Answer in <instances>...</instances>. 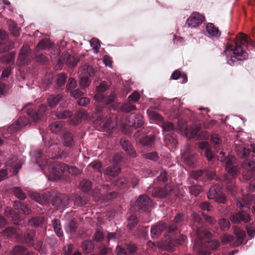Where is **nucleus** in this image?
<instances>
[{
	"instance_id": "nucleus-1",
	"label": "nucleus",
	"mask_w": 255,
	"mask_h": 255,
	"mask_svg": "<svg viewBox=\"0 0 255 255\" xmlns=\"http://www.w3.org/2000/svg\"><path fill=\"white\" fill-rule=\"evenodd\" d=\"M60 152V147L57 143H51L45 150H38L36 155L37 161L41 162L40 164L47 166L50 172L55 178H60L66 172L67 165L59 161L51 162L49 159L57 158Z\"/></svg>"
},
{
	"instance_id": "nucleus-2",
	"label": "nucleus",
	"mask_w": 255,
	"mask_h": 255,
	"mask_svg": "<svg viewBox=\"0 0 255 255\" xmlns=\"http://www.w3.org/2000/svg\"><path fill=\"white\" fill-rule=\"evenodd\" d=\"M210 141L216 152L219 154L217 155L218 159L221 161L227 160L226 169L228 172L224 177V182L226 185L227 192L229 194L235 195L237 191L235 185V177L238 170V167L232 164L231 159H227L225 153L222 150V140L219 135L216 133L212 134Z\"/></svg>"
},
{
	"instance_id": "nucleus-3",
	"label": "nucleus",
	"mask_w": 255,
	"mask_h": 255,
	"mask_svg": "<svg viewBox=\"0 0 255 255\" xmlns=\"http://www.w3.org/2000/svg\"><path fill=\"white\" fill-rule=\"evenodd\" d=\"M250 46L255 47V42L247 35L242 33H238L234 41V44H228L226 47L227 51L230 50L233 53L228 60V63L234 66L236 65L239 61L246 60L249 55L245 48Z\"/></svg>"
},
{
	"instance_id": "nucleus-4",
	"label": "nucleus",
	"mask_w": 255,
	"mask_h": 255,
	"mask_svg": "<svg viewBox=\"0 0 255 255\" xmlns=\"http://www.w3.org/2000/svg\"><path fill=\"white\" fill-rule=\"evenodd\" d=\"M30 105H27L22 109L23 113H26L27 117H20L8 128V131L10 133L16 132L23 127L30 124L31 121L38 122L44 116L46 110L47 106L41 105L37 109L29 108Z\"/></svg>"
},
{
	"instance_id": "nucleus-5",
	"label": "nucleus",
	"mask_w": 255,
	"mask_h": 255,
	"mask_svg": "<svg viewBox=\"0 0 255 255\" xmlns=\"http://www.w3.org/2000/svg\"><path fill=\"white\" fill-rule=\"evenodd\" d=\"M191 226L195 231L196 238H209L211 233L203 226V221L200 215L195 212L191 214Z\"/></svg>"
},
{
	"instance_id": "nucleus-6",
	"label": "nucleus",
	"mask_w": 255,
	"mask_h": 255,
	"mask_svg": "<svg viewBox=\"0 0 255 255\" xmlns=\"http://www.w3.org/2000/svg\"><path fill=\"white\" fill-rule=\"evenodd\" d=\"M207 197L209 199H214L219 203L225 204L227 201L226 197L223 193L222 187L217 184L210 187Z\"/></svg>"
},
{
	"instance_id": "nucleus-7",
	"label": "nucleus",
	"mask_w": 255,
	"mask_h": 255,
	"mask_svg": "<svg viewBox=\"0 0 255 255\" xmlns=\"http://www.w3.org/2000/svg\"><path fill=\"white\" fill-rule=\"evenodd\" d=\"M179 231L172 232V233L166 235V238H168L165 240V244L168 247V249L172 251L174 247L178 245L182 244L185 241L186 237L183 235H180L177 236Z\"/></svg>"
},
{
	"instance_id": "nucleus-8",
	"label": "nucleus",
	"mask_w": 255,
	"mask_h": 255,
	"mask_svg": "<svg viewBox=\"0 0 255 255\" xmlns=\"http://www.w3.org/2000/svg\"><path fill=\"white\" fill-rule=\"evenodd\" d=\"M36 232L35 230L27 229L23 234L16 235L17 240L21 243H24L29 247L34 246Z\"/></svg>"
},
{
	"instance_id": "nucleus-9",
	"label": "nucleus",
	"mask_w": 255,
	"mask_h": 255,
	"mask_svg": "<svg viewBox=\"0 0 255 255\" xmlns=\"http://www.w3.org/2000/svg\"><path fill=\"white\" fill-rule=\"evenodd\" d=\"M14 42L8 39L7 33L0 29V52L5 53L13 49Z\"/></svg>"
},
{
	"instance_id": "nucleus-10",
	"label": "nucleus",
	"mask_w": 255,
	"mask_h": 255,
	"mask_svg": "<svg viewBox=\"0 0 255 255\" xmlns=\"http://www.w3.org/2000/svg\"><path fill=\"white\" fill-rule=\"evenodd\" d=\"M245 158H247L244 165L247 168L248 171L244 174V177L247 180H250L255 175V154H250Z\"/></svg>"
},
{
	"instance_id": "nucleus-11",
	"label": "nucleus",
	"mask_w": 255,
	"mask_h": 255,
	"mask_svg": "<svg viewBox=\"0 0 255 255\" xmlns=\"http://www.w3.org/2000/svg\"><path fill=\"white\" fill-rule=\"evenodd\" d=\"M70 202L69 197L65 194L57 193L52 199V205L57 209H62L67 206Z\"/></svg>"
},
{
	"instance_id": "nucleus-12",
	"label": "nucleus",
	"mask_w": 255,
	"mask_h": 255,
	"mask_svg": "<svg viewBox=\"0 0 255 255\" xmlns=\"http://www.w3.org/2000/svg\"><path fill=\"white\" fill-rule=\"evenodd\" d=\"M152 194L155 197L169 198L173 194V188L169 185L164 187H155L152 189Z\"/></svg>"
},
{
	"instance_id": "nucleus-13",
	"label": "nucleus",
	"mask_w": 255,
	"mask_h": 255,
	"mask_svg": "<svg viewBox=\"0 0 255 255\" xmlns=\"http://www.w3.org/2000/svg\"><path fill=\"white\" fill-rule=\"evenodd\" d=\"M135 205L139 211L146 212L152 206L153 202L148 196L143 194L138 197Z\"/></svg>"
},
{
	"instance_id": "nucleus-14",
	"label": "nucleus",
	"mask_w": 255,
	"mask_h": 255,
	"mask_svg": "<svg viewBox=\"0 0 255 255\" xmlns=\"http://www.w3.org/2000/svg\"><path fill=\"white\" fill-rule=\"evenodd\" d=\"M185 221V215L182 213H178L175 216L174 220L170 222L168 226V233L177 232L179 226H182Z\"/></svg>"
},
{
	"instance_id": "nucleus-15",
	"label": "nucleus",
	"mask_w": 255,
	"mask_h": 255,
	"mask_svg": "<svg viewBox=\"0 0 255 255\" xmlns=\"http://www.w3.org/2000/svg\"><path fill=\"white\" fill-rule=\"evenodd\" d=\"M190 176L196 180L200 178L211 180L215 178L216 174L213 171L209 170H198L191 171Z\"/></svg>"
},
{
	"instance_id": "nucleus-16",
	"label": "nucleus",
	"mask_w": 255,
	"mask_h": 255,
	"mask_svg": "<svg viewBox=\"0 0 255 255\" xmlns=\"http://www.w3.org/2000/svg\"><path fill=\"white\" fill-rule=\"evenodd\" d=\"M31 51L29 46L28 44H24L21 48L19 55L18 59L22 65L27 64L31 59Z\"/></svg>"
},
{
	"instance_id": "nucleus-17",
	"label": "nucleus",
	"mask_w": 255,
	"mask_h": 255,
	"mask_svg": "<svg viewBox=\"0 0 255 255\" xmlns=\"http://www.w3.org/2000/svg\"><path fill=\"white\" fill-rule=\"evenodd\" d=\"M204 238H196L194 240V249L197 248L198 255H210V250L204 245Z\"/></svg>"
},
{
	"instance_id": "nucleus-18",
	"label": "nucleus",
	"mask_w": 255,
	"mask_h": 255,
	"mask_svg": "<svg viewBox=\"0 0 255 255\" xmlns=\"http://www.w3.org/2000/svg\"><path fill=\"white\" fill-rule=\"evenodd\" d=\"M30 196L31 198L36 202L42 205H44L49 202L51 195L50 193L48 192L43 193L32 192L31 193Z\"/></svg>"
},
{
	"instance_id": "nucleus-19",
	"label": "nucleus",
	"mask_w": 255,
	"mask_h": 255,
	"mask_svg": "<svg viewBox=\"0 0 255 255\" xmlns=\"http://www.w3.org/2000/svg\"><path fill=\"white\" fill-rule=\"evenodd\" d=\"M230 219L233 223L237 224L241 222L247 223L250 220L251 217L247 212L242 211L234 214Z\"/></svg>"
},
{
	"instance_id": "nucleus-20",
	"label": "nucleus",
	"mask_w": 255,
	"mask_h": 255,
	"mask_svg": "<svg viewBox=\"0 0 255 255\" xmlns=\"http://www.w3.org/2000/svg\"><path fill=\"white\" fill-rule=\"evenodd\" d=\"M167 228L168 226L165 223L159 222L153 225L150 230V234L152 238H157L161 233L165 229Z\"/></svg>"
},
{
	"instance_id": "nucleus-21",
	"label": "nucleus",
	"mask_w": 255,
	"mask_h": 255,
	"mask_svg": "<svg viewBox=\"0 0 255 255\" xmlns=\"http://www.w3.org/2000/svg\"><path fill=\"white\" fill-rule=\"evenodd\" d=\"M204 19L203 15L199 13H193L187 20V24L190 27H195L201 24Z\"/></svg>"
},
{
	"instance_id": "nucleus-22",
	"label": "nucleus",
	"mask_w": 255,
	"mask_h": 255,
	"mask_svg": "<svg viewBox=\"0 0 255 255\" xmlns=\"http://www.w3.org/2000/svg\"><path fill=\"white\" fill-rule=\"evenodd\" d=\"M198 147L202 151H205V156L209 161H211L214 157L213 152L208 142L203 141L197 143Z\"/></svg>"
},
{
	"instance_id": "nucleus-23",
	"label": "nucleus",
	"mask_w": 255,
	"mask_h": 255,
	"mask_svg": "<svg viewBox=\"0 0 255 255\" xmlns=\"http://www.w3.org/2000/svg\"><path fill=\"white\" fill-rule=\"evenodd\" d=\"M120 144L122 148L126 153L132 157L136 156L135 151L130 142L126 138H122L120 140Z\"/></svg>"
},
{
	"instance_id": "nucleus-24",
	"label": "nucleus",
	"mask_w": 255,
	"mask_h": 255,
	"mask_svg": "<svg viewBox=\"0 0 255 255\" xmlns=\"http://www.w3.org/2000/svg\"><path fill=\"white\" fill-rule=\"evenodd\" d=\"M116 98V94L112 92L109 96H105L103 94H96L95 99L96 101L103 102L106 105H110L113 103Z\"/></svg>"
},
{
	"instance_id": "nucleus-25",
	"label": "nucleus",
	"mask_w": 255,
	"mask_h": 255,
	"mask_svg": "<svg viewBox=\"0 0 255 255\" xmlns=\"http://www.w3.org/2000/svg\"><path fill=\"white\" fill-rule=\"evenodd\" d=\"M237 153L241 158H244L250 154H255V144H252L250 147L239 146L237 149Z\"/></svg>"
},
{
	"instance_id": "nucleus-26",
	"label": "nucleus",
	"mask_w": 255,
	"mask_h": 255,
	"mask_svg": "<svg viewBox=\"0 0 255 255\" xmlns=\"http://www.w3.org/2000/svg\"><path fill=\"white\" fill-rule=\"evenodd\" d=\"M129 126L135 128L141 127L143 123V117L140 114H136L133 116V118H130L129 120Z\"/></svg>"
},
{
	"instance_id": "nucleus-27",
	"label": "nucleus",
	"mask_w": 255,
	"mask_h": 255,
	"mask_svg": "<svg viewBox=\"0 0 255 255\" xmlns=\"http://www.w3.org/2000/svg\"><path fill=\"white\" fill-rule=\"evenodd\" d=\"M62 143L64 146L73 147L75 145L73 134L69 131L65 132L62 137Z\"/></svg>"
},
{
	"instance_id": "nucleus-28",
	"label": "nucleus",
	"mask_w": 255,
	"mask_h": 255,
	"mask_svg": "<svg viewBox=\"0 0 255 255\" xmlns=\"http://www.w3.org/2000/svg\"><path fill=\"white\" fill-rule=\"evenodd\" d=\"M188 148L186 152L182 154L181 158L185 162L190 166H193L197 159V156L195 154H190L188 152Z\"/></svg>"
},
{
	"instance_id": "nucleus-29",
	"label": "nucleus",
	"mask_w": 255,
	"mask_h": 255,
	"mask_svg": "<svg viewBox=\"0 0 255 255\" xmlns=\"http://www.w3.org/2000/svg\"><path fill=\"white\" fill-rule=\"evenodd\" d=\"M13 208L21 214L28 215L31 212L30 209L27 205L19 201H15L14 202Z\"/></svg>"
},
{
	"instance_id": "nucleus-30",
	"label": "nucleus",
	"mask_w": 255,
	"mask_h": 255,
	"mask_svg": "<svg viewBox=\"0 0 255 255\" xmlns=\"http://www.w3.org/2000/svg\"><path fill=\"white\" fill-rule=\"evenodd\" d=\"M86 112L83 109L79 110L76 114L73 119L70 120V124L77 125L83 119L86 118Z\"/></svg>"
},
{
	"instance_id": "nucleus-31",
	"label": "nucleus",
	"mask_w": 255,
	"mask_h": 255,
	"mask_svg": "<svg viewBox=\"0 0 255 255\" xmlns=\"http://www.w3.org/2000/svg\"><path fill=\"white\" fill-rule=\"evenodd\" d=\"M234 234L237 237L236 244L238 246L241 245L243 242L245 237H246L245 232L239 228L235 227L234 229Z\"/></svg>"
},
{
	"instance_id": "nucleus-32",
	"label": "nucleus",
	"mask_w": 255,
	"mask_h": 255,
	"mask_svg": "<svg viewBox=\"0 0 255 255\" xmlns=\"http://www.w3.org/2000/svg\"><path fill=\"white\" fill-rule=\"evenodd\" d=\"M62 98V96L60 94L50 95L47 99L49 106L51 108H54L61 100Z\"/></svg>"
},
{
	"instance_id": "nucleus-33",
	"label": "nucleus",
	"mask_w": 255,
	"mask_h": 255,
	"mask_svg": "<svg viewBox=\"0 0 255 255\" xmlns=\"http://www.w3.org/2000/svg\"><path fill=\"white\" fill-rule=\"evenodd\" d=\"M81 248L85 254L91 253L94 249V245L92 241L86 240L82 242Z\"/></svg>"
},
{
	"instance_id": "nucleus-34",
	"label": "nucleus",
	"mask_w": 255,
	"mask_h": 255,
	"mask_svg": "<svg viewBox=\"0 0 255 255\" xmlns=\"http://www.w3.org/2000/svg\"><path fill=\"white\" fill-rule=\"evenodd\" d=\"M154 139V135H146L142 137L139 142L143 146L150 147L153 144Z\"/></svg>"
},
{
	"instance_id": "nucleus-35",
	"label": "nucleus",
	"mask_w": 255,
	"mask_h": 255,
	"mask_svg": "<svg viewBox=\"0 0 255 255\" xmlns=\"http://www.w3.org/2000/svg\"><path fill=\"white\" fill-rule=\"evenodd\" d=\"M120 168L117 166H110L106 169L104 173L107 175L115 177L120 173Z\"/></svg>"
},
{
	"instance_id": "nucleus-36",
	"label": "nucleus",
	"mask_w": 255,
	"mask_h": 255,
	"mask_svg": "<svg viewBox=\"0 0 255 255\" xmlns=\"http://www.w3.org/2000/svg\"><path fill=\"white\" fill-rule=\"evenodd\" d=\"M206 30L208 33L214 36L218 37L221 34V32L219 30L217 27H216L215 25L212 23H209L206 26Z\"/></svg>"
},
{
	"instance_id": "nucleus-37",
	"label": "nucleus",
	"mask_w": 255,
	"mask_h": 255,
	"mask_svg": "<svg viewBox=\"0 0 255 255\" xmlns=\"http://www.w3.org/2000/svg\"><path fill=\"white\" fill-rule=\"evenodd\" d=\"M135 106L128 101L124 103L121 107V110L122 112L127 113L135 110Z\"/></svg>"
},
{
	"instance_id": "nucleus-38",
	"label": "nucleus",
	"mask_w": 255,
	"mask_h": 255,
	"mask_svg": "<svg viewBox=\"0 0 255 255\" xmlns=\"http://www.w3.org/2000/svg\"><path fill=\"white\" fill-rule=\"evenodd\" d=\"M67 78V74L65 73H60L57 76L56 85L59 88L63 87L65 84Z\"/></svg>"
},
{
	"instance_id": "nucleus-39",
	"label": "nucleus",
	"mask_w": 255,
	"mask_h": 255,
	"mask_svg": "<svg viewBox=\"0 0 255 255\" xmlns=\"http://www.w3.org/2000/svg\"><path fill=\"white\" fill-rule=\"evenodd\" d=\"M100 122L101 123V127L105 130L110 131L114 128L112 121L110 118L107 119L103 118L102 120Z\"/></svg>"
},
{
	"instance_id": "nucleus-40",
	"label": "nucleus",
	"mask_w": 255,
	"mask_h": 255,
	"mask_svg": "<svg viewBox=\"0 0 255 255\" xmlns=\"http://www.w3.org/2000/svg\"><path fill=\"white\" fill-rule=\"evenodd\" d=\"M73 113L69 110L57 111L55 113L56 117L59 119H65L72 116Z\"/></svg>"
},
{
	"instance_id": "nucleus-41",
	"label": "nucleus",
	"mask_w": 255,
	"mask_h": 255,
	"mask_svg": "<svg viewBox=\"0 0 255 255\" xmlns=\"http://www.w3.org/2000/svg\"><path fill=\"white\" fill-rule=\"evenodd\" d=\"M138 220L134 214H132L128 218V223L127 226L130 230H132L133 228L137 225Z\"/></svg>"
},
{
	"instance_id": "nucleus-42",
	"label": "nucleus",
	"mask_w": 255,
	"mask_h": 255,
	"mask_svg": "<svg viewBox=\"0 0 255 255\" xmlns=\"http://www.w3.org/2000/svg\"><path fill=\"white\" fill-rule=\"evenodd\" d=\"M52 225L56 234L58 237L63 236V231L61 228L60 221L58 219H54L52 221Z\"/></svg>"
},
{
	"instance_id": "nucleus-43",
	"label": "nucleus",
	"mask_w": 255,
	"mask_h": 255,
	"mask_svg": "<svg viewBox=\"0 0 255 255\" xmlns=\"http://www.w3.org/2000/svg\"><path fill=\"white\" fill-rule=\"evenodd\" d=\"M190 193L195 196H198L202 191V187L200 186L191 183V185L189 186Z\"/></svg>"
},
{
	"instance_id": "nucleus-44",
	"label": "nucleus",
	"mask_w": 255,
	"mask_h": 255,
	"mask_svg": "<svg viewBox=\"0 0 255 255\" xmlns=\"http://www.w3.org/2000/svg\"><path fill=\"white\" fill-rule=\"evenodd\" d=\"M147 114L148 115L149 117L153 120H155L157 122L163 121V117L156 112L152 110H147Z\"/></svg>"
},
{
	"instance_id": "nucleus-45",
	"label": "nucleus",
	"mask_w": 255,
	"mask_h": 255,
	"mask_svg": "<svg viewBox=\"0 0 255 255\" xmlns=\"http://www.w3.org/2000/svg\"><path fill=\"white\" fill-rule=\"evenodd\" d=\"M164 140L166 146H171V147H175L177 144V141L173 136L170 134L165 135Z\"/></svg>"
},
{
	"instance_id": "nucleus-46",
	"label": "nucleus",
	"mask_w": 255,
	"mask_h": 255,
	"mask_svg": "<svg viewBox=\"0 0 255 255\" xmlns=\"http://www.w3.org/2000/svg\"><path fill=\"white\" fill-rule=\"evenodd\" d=\"M12 191L14 195L20 200H23L26 198L25 193L20 187H15L12 188Z\"/></svg>"
},
{
	"instance_id": "nucleus-47",
	"label": "nucleus",
	"mask_w": 255,
	"mask_h": 255,
	"mask_svg": "<svg viewBox=\"0 0 255 255\" xmlns=\"http://www.w3.org/2000/svg\"><path fill=\"white\" fill-rule=\"evenodd\" d=\"M103 107L98 105L96 106V112L93 114V117L97 122H101L103 119L102 110Z\"/></svg>"
},
{
	"instance_id": "nucleus-48",
	"label": "nucleus",
	"mask_w": 255,
	"mask_h": 255,
	"mask_svg": "<svg viewBox=\"0 0 255 255\" xmlns=\"http://www.w3.org/2000/svg\"><path fill=\"white\" fill-rule=\"evenodd\" d=\"M72 198L75 205L77 206H82L86 203V200L78 194L73 195Z\"/></svg>"
},
{
	"instance_id": "nucleus-49",
	"label": "nucleus",
	"mask_w": 255,
	"mask_h": 255,
	"mask_svg": "<svg viewBox=\"0 0 255 255\" xmlns=\"http://www.w3.org/2000/svg\"><path fill=\"white\" fill-rule=\"evenodd\" d=\"M82 73L84 75H86L88 77H93L95 75V70L92 66L85 65L82 67Z\"/></svg>"
},
{
	"instance_id": "nucleus-50",
	"label": "nucleus",
	"mask_w": 255,
	"mask_h": 255,
	"mask_svg": "<svg viewBox=\"0 0 255 255\" xmlns=\"http://www.w3.org/2000/svg\"><path fill=\"white\" fill-rule=\"evenodd\" d=\"M80 186L82 190L84 192H87L89 191L92 188V182L89 180L83 179L80 182Z\"/></svg>"
},
{
	"instance_id": "nucleus-51",
	"label": "nucleus",
	"mask_w": 255,
	"mask_h": 255,
	"mask_svg": "<svg viewBox=\"0 0 255 255\" xmlns=\"http://www.w3.org/2000/svg\"><path fill=\"white\" fill-rule=\"evenodd\" d=\"M9 30L11 34L14 37H17L19 35V29L16 23L11 21L8 24Z\"/></svg>"
},
{
	"instance_id": "nucleus-52",
	"label": "nucleus",
	"mask_w": 255,
	"mask_h": 255,
	"mask_svg": "<svg viewBox=\"0 0 255 255\" xmlns=\"http://www.w3.org/2000/svg\"><path fill=\"white\" fill-rule=\"evenodd\" d=\"M128 181L125 177H120L113 182V184L118 188H123L127 186Z\"/></svg>"
},
{
	"instance_id": "nucleus-53",
	"label": "nucleus",
	"mask_w": 255,
	"mask_h": 255,
	"mask_svg": "<svg viewBox=\"0 0 255 255\" xmlns=\"http://www.w3.org/2000/svg\"><path fill=\"white\" fill-rule=\"evenodd\" d=\"M3 235L6 237H11L13 236H16V229L13 227H8L2 231Z\"/></svg>"
},
{
	"instance_id": "nucleus-54",
	"label": "nucleus",
	"mask_w": 255,
	"mask_h": 255,
	"mask_svg": "<svg viewBox=\"0 0 255 255\" xmlns=\"http://www.w3.org/2000/svg\"><path fill=\"white\" fill-rule=\"evenodd\" d=\"M77 83L76 80L73 77L70 78L66 84V91L69 92L74 90L77 87Z\"/></svg>"
},
{
	"instance_id": "nucleus-55",
	"label": "nucleus",
	"mask_w": 255,
	"mask_h": 255,
	"mask_svg": "<svg viewBox=\"0 0 255 255\" xmlns=\"http://www.w3.org/2000/svg\"><path fill=\"white\" fill-rule=\"evenodd\" d=\"M49 127L53 133H57L62 129V125L59 122H56L50 125Z\"/></svg>"
},
{
	"instance_id": "nucleus-56",
	"label": "nucleus",
	"mask_w": 255,
	"mask_h": 255,
	"mask_svg": "<svg viewBox=\"0 0 255 255\" xmlns=\"http://www.w3.org/2000/svg\"><path fill=\"white\" fill-rule=\"evenodd\" d=\"M52 46V43L50 42L49 40L44 39L40 40L38 45L37 47L38 48L41 49H46L50 48Z\"/></svg>"
},
{
	"instance_id": "nucleus-57",
	"label": "nucleus",
	"mask_w": 255,
	"mask_h": 255,
	"mask_svg": "<svg viewBox=\"0 0 255 255\" xmlns=\"http://www.w3.org/2000/svg\"><path fill=\"white\" fill-rule=\"evenodd\" d=\"M43 218L42 217H35L29 220V224L34 227H39L42 224Z\"/></svg>"
},
{
	"instance_id": "nucleus-58",
	"label": "nucleus",
	"mask_w": 255,
	"mask_h": 255,
	"mask_svg": "<svg viewBox=\"0 0 255 255\" xmlns=\"http://www.w3.org/2000/svg\"><path fill=\"white\" fill-rule=\"evenodd\" d=\"M13 255H25L26 248L22 246L15 247L12 250Z\"/></svg>"
},
{
	"instance_id": "nucleus-59",
	"label": "nucleus",
	"mask_w": 255,
	"mask_h": 255,
	"mask_svg": "<svg viewBox=\"0 0 255 255\" xmlns=\"http://www.w3.org/2000/svg\"><path fill=\"white\" fill-rule=\"evenodd\" d=\"M90 83L91 80L89 79L88 76L86 75L81 76L79 84L82 89H84L88 87L90 85Z\"/></svg>"
},
{
	"instance_id": "nucleus-60",
	"label": "nucleus",
	"mask_w": 255,
	"mask_h": 255,
	"mask_svg": "<svg viewBox=\"0 0 255 255\" xmlns=\"http://www.w3.org/2000/svg\"><path fill=\"white\" fill-rule=\"evenodd\" d=\"M218 224L220 228L223 231H227L230 227V223L229 220L222 218L218 221Z\"/></svg>"
},
{
	"instance_id": "nucleus-61",
	"label": "nucleus",
	"mask_w": 255,
	"mask_h": 255,
	"mask_svg": "<svg viewBox=\"0 0 255 255\" xmlns=\"http://www.w3.org/2000/svg\"><path fill=\"white\" fill-rule=\"evenodd\" d=\"M143 158L152 161H156L159 158L158 154L156 152H148L142 154Z\"/></svg>"
},
{
	"instance_id": "nucleus-62",
	"label": "nucleus",
	"mask_w": 255,
	"mask_h": 255,
	"mask_svg": "<svg viewBox=\"0 0 255 255\" xmlns=\"http://www.w3.org/2000/svg\"><path fill=\"white\" fill-rule=\"evenodd\" d=\"M204 245L210 250V251L211 250H217L220 246L219 242L218 240H212L207 243H204Z\"/></svg>"
},
{
	"instance_id": "nucleus-63",
	"label": "nucleus",
	"mask_w": 255,
	"mask_h": 255,
	"mask_svg": "<svg viewBox=\"0 0 255 255\" xmlns=\"http://www.w3.org/2000/svg\"><path fill=\"white\" fill-rule=\"evenodd\" d=\"M66 62L68 64V65L71 67H75L77 65L78 62H79V59L74 56H71L70 55L68 54L66 56Z\"/></svg>"
},
{
	"instance_id": "nucleus-64",
	"label": "nucleus",
	"mask_w": 255,
	"mask_h": 255,
	"mask_svg": "<svg viewBox=\"0 0 255 255\" xmlns=\"http://www.w3.org/2000/svg\"><path fill=\"white\" fill-rule=\"evenodd\" d=\"M127 251H128V255H134L137 250V247L135 244L132 243L127 244L125 245Z\"/></svg>"
}]
</instances>
